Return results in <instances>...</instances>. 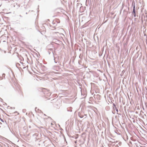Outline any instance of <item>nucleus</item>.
I'll return each mask as SVG.
<instances>
[{"mask_svg": "<svg viewBox=\"0 0 147 147\" xmlns=\"http://www.w3.org/2000/svg\"><path fill=\"white\" fill-rule=\"evenodd\" d=\"M36 109H37V108H35V110H36Z\"/></svg>", "mask_w": 147, "mask_h": 147, "instance_id": "nucleus-9", "label": "nucleus"}, {"mask_svg": "<svg viewBox=\"0 0 147 147\" xmlns=\"http://www.w3.org/2000/svg\"><path fill=\"white\" fill-rule=\"evenodd\" d=\"M113 105L114 108H115V109L116 110V111L117 112H118V109H117V108L116 105L114 104H113Z\"/></svg>", "mask_w": 147, "mask_h": 147, "instance_id": "nucleus-4", "label": "nucleus"}, {"mask_svg": "<svg viewBox=\"0 0 147 147\" xmlns=\"http://www.w3.org/2000/svg\"><path fill=\"white\" fill-rule=\"evenodd\" d=\"M134 15V17H136V11H135V5H134L133 6V12L132 13Z\"/></svg>", "mask_w": 147, "mask_h": 147, "instance_id": "nucleus-1", "label": "nucleus"}, {"mask_svg": "<svg viewBox=\"0 0 147 147\" xmlns=\"http://www.w3.org/2000/svg\"><path fill=\"white\" fill-rule=\"evenodd\" d=\"M0 120L2 122H4V121L1 118H0Z\"/></svg>", "mask_w": 147, "mask_h": 147, "instance_id": "nucleus-7", "label": "nucleus"}, {"mask_svg": "<svg viewBox=\"0 0 147 147\" xmlns=\"http://www.w3.org/2000/svg\"><path fill=\"white\" fill-rule=\"evenodd\" d=\"M84 116H86V115H85V114H84Z\"/></svg>", "mask_w": 147, "mask_h": 147, "instance_id": "nucleus-8", "label": "nucleus"}, {"mask_svg": "<svg viewBox=\"0 0 147 147\" xmlns=\"http://www.w3.org/2000/svg\"><path fill=\"white\" fill-rule=\"evenodd\" d=\"M79 116L81 118H82L84 117V115L81 113H79L78 114Z\"/></svg>", "mask_w": 147, "mask_h": 147, "instance_id": "nucleus-3", "label": "nucleus"}, {"mask_svg": "<svg viewBox=\"0 0 147 147\" xmlns=\"http://www.w3.org/2000/svg\"><path fill=\"white\" fill-rule=\"evenodd\" d=\"M52 53H53V57H54V62L55 63H57V62H58V61L57 60L55 59L56 58V57H55V56H56V55L55 54H54V53L52 51Z\"/></svg>", "mask_w": 147, "mask_h": 147, "instance_id": "nucleus-2", "label": "nucleus"}, {"mask_svg": "<svg viewBox=\"0 0 147 147\" xmlns=\"http://www.w3.org/2000/svg\"><path fill=\"white\" fill-rule=\"evenodd\" d=\"M71 109V107L67 108V111H70V112L72 111V110L71 109L70 110H69V109Z\"/></svg>", "mask_w": 147, "mask_h": 147, "instance_id": "nucleus-6", "label": "nucleus"}, {"mask_svg": "<svg viewBox=\"0 0 147 147\" xmlns=\"http://www.w3.org/2000/svg\"><path fill=\"white\" fill-rule=\"evenodd\" d=\"M33 136L34 137H36L38 136V134L37 133H35L33 135Z\"/></svg>", "mask_w": 147, "mask_h": 147, "instance_id": "nucleus-5", "label": "nucleus"}]
</instances>
